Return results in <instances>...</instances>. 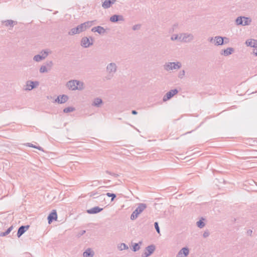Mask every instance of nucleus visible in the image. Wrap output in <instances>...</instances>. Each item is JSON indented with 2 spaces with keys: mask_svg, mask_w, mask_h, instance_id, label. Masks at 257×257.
<instances>
[{
  "mask_svg": "<svg viewBox=\"0 0 257 257\" xmlns=\"http://www.w3.org/2000/svg\"><path fill=\"white\" fill-rule=\"evenodd\" d=\"M92 23L93 21H88L81 24L77 26V27L71 29L69 32L68 34L69 35H74L85 31L87 29L89 28L92 25Z\"/></svg>",
  "mask_w": 257,
  "mask_h": 257,
  "instance_id": "1",
  "label": "nucleus"
},
{
  "mask_svg": "<svg viewBox=\"0 0 257 257\" xmlns=\"http://www.w3.org/2000/svg\"><path fill=\"white\" fill-rule=\"evenodd\" d=\"M117 69V66L115 63L111 62L108 64L106 67V70L108 74L105 76V79L106 80H110L116 72Z\"/></svg>",
  "mask_w": 257,
  "mask_h": 257,
  "instance_id": "2",
  "label": "nucleus"
},
{
  "mask_svg": "<svg viewBox=\"0 0 257 257\" xmlns=\"http://www.w3.org/2000/svg\"><path fill=\"white\" fill-rule=\"evenodd\" d=\"M235 22L237 26H245L250 25L252 22V20L249 17L239 16L236 19Z\"/></svg>",
  "mask_w": 257,
  "mask_h": 257,
  "instance_id": "3",
  "label": "nucleus"
},
{
  "mask_svg": "<svg viewBox=\"0 0 257 257\" xmlns=\"http://www.w3.org/2000/svg\"><path fill=\"white\" fill-rule=\"evenodd\" d=\"M147 207V205L145 203H140L137 208L133 211L131 215V219L134 220L136 219L138 215L141 213Z\"/></svg>",
  "mask_w": 257,
  "mask_h": 257,
  "instance_id": "4",
  "label": "nucleus"
},
{
  "mask_svg": "<svg viewBox=\"0 0 257 257\" xmlns=\"http://www.w3.org/2000/svg\"><path fill=\"white\" fill-rule=\"evenodd\" d=\"M182 66V64L180 62H167L164 66V69L167 71L173 70L174 69H179Z\"/></svg>",
  "mask_w": 257,
  "mask_h": 257,
  "instance_id": "5",
  "label": "nucleus"
},
{
  "mask_svg": "<svg viewBox=\"0 0 257 257\" xmlns=\"http://www.w3.org/2000/svg\"><path fill=\"white\" fill-rule=\"evenodd\" d=\"M194 39V35L191 33H182L180 34V42L190 43Z\"/></svg>",
  "mask_w": 257,
  "mask_h": 257,
  "instance_id": "6",
  "label": "nucleus"
},
{
  "mask_svg": "<svg viewBox=\"0 0 257 257\" xmlns=\"http://www.w3.org/2000/svg\"><path fill=\"white\" fill-rule=\"evenodd\" d=\"M93 38L92 37L88 38L84 37L81 40V46L85 48L89 47L93 45Z\"/></svg>",
  "mask_w": 257,
  "mask_h": 257,
  "instance_id": "7",
  "label": "nucleus"
},
{
  "mask_svg": "<svg viewBox=\"0 0 257 257\" xmlns=\"http://www.w3.org/2000/svg\"><path fill=\"white\" fill-rule=\"evenodd\" d=\"M155 246L154 244H151L145 248L144 252L142 254V257H148L151 255L155 250Z\"/></svg>",
  "mask_w": 257,
  "mask_h": 257,
  "instance_id": "8",
  "label": "nucleus"
},
{
  "mask_svg": "<svg viewBox=\"0 0 257 257\" xmlns=\"http://www.w3.org/2000/svg\"><path fill=\"white\" fill-rule=\"evenodd\" d=\"M178 90L177 89H172L170 90L164 96L163 98V101H166L169 100L175 94L178 93Z\"/></svg>",
  "mask_w": 257,
  "mask_h": 257,
  "instance_id": "9",
  "label": "nucleus"
},
{
  "mask_svg": "<svg viewBox=\"0 0 257 257\" xmlns=\"http://www.w3.org/2000/svg\"><path fill=\"white\" fill-rule=\"evenodd\" d=\"M38 81H33L31 80L27 81L26 82V87L25 88V90H31L34 88H36L37 86L39 85Z\"/></svg>",
  "mask_w": 257,
  "mask_h": 257,
  "instance_id": "10",
  "label": "nucleus"
},
{
  "mask_svg": "<svg viewBox=\"0 0 257 257\" xmlns=\"http://www.w3.org/2000/svg\"><path fill=\"white\" fill-rule=\"evenodd\" d=\"M78 83H79V80H70L67 83H66V86L68 88H69V89L70 90H77L78 89V87H76V84H78Z\"/></svg>",
  "mask_w": 257,
  "mask_h": 257,
  "instance_id": "11",
  "label": "nucleus"
},
{
  "mask_svg": "<svg viewBox=\"0 0 257 257\" xmlns=\"http://www.w3.org/2000/svg\"><path fill=\"white\" fill-rule=\"evenodd\" d=\"M189 253V249L188 247H184L178 252L176 257H186Z\"/></svg>",
  "mask_w": 257,
  "mask_h": 257,
  "instance_id": "12",
  "label": "nucleus"
},
{
  "mask_svg": "<svg viewBox=\"0 0 257 257\" xmlns=\"http://www.w3.org/2000/svg\"><path fill=\"white\" fill-rule=\"evenodd\" d=\"M109 20L110 22L113 23H117L119 21H124V19L122 15H114L110 17Z\"/></svg>",
  "mask_w": 257,
  "mask_h": 257,
  "instance_id": "13",
  "label": "nucleus"
},
{
  "mask_svg": "<svg viewBox=\"0 0 257 257\" xmlns=\"http://www.w3.org/2000/svg\"><path fill=\"white\" fill-rule=\"evenodd\" d=\"M68 96L66 95H60L58 96L57 98L55 100V102L60 104L64 103L68 100Z\"/></svg>",
  "mask_w": 257,
  "mask_h": 257,
  "instance_id": "14",
  "label": "nucleus"
},
{
  "mask_svg": "<svg viewBox=\"0 0 257 257\" xmlns=\"http://www.w3.org/2000/svg\"><path fill=\"white\" fill-rule=\"evenodd\" d=\"M48 223L50 224L54 220H56L57 219V214L55 210H53L48 216Z\"/></svg>",
  "mask_w": 257,
  "mask_h": 257,
  "instance_id": "15",
  "label": "nucleus"
},
{
  "mask_svg": "<svg viewBox=\"0 0 257 257\" xmlns=\"http://www.w3.org/2000/svg\"><path fill=\"white\" fill-rule=\"evenodd\" d=\"M30 227V226L27 225H22L21 226L17 232V236L20 237Z\"/></svg>",
  "mask_w": 257,
  "mask_h": 257,
  "instance_id": "16",
  "label": "nucleus"
},
{
  "mask_svg": "<svg viewBox=\"0 0 257 257\" xmlns=\"http://www.w3.org/2000/svg\"><path fill=\"white\" fill-rule=\"evenodd\" d=\"M234 51V49L231 47H228L226 49L221 50L220 54L224 56H228L232 54Z\"/></svg>",
  "mask_w": 257,
  "mask_h": 257,
  "instance_id": "17",
  "label": "nucleus"
},
{
  "mask_svg": "<svg viewBox=\"0 0 257 257\" xmlns=\"http://www.w3.org/2000/svg\"><path fill=\"white\" fill-rule=\"evenodd\" d=\"M214 45L215 46H221L224 44L223 37L221 36H215L214 37Z\"/></svg>",
  "mask_w": 257,
  "mask_h": 257,
  "instance_id": "18",
  "label": "nucleus"
},
{
  "mask_svg": "<svg viewBox=\"0 0 257 257\" xmlns=\"http://www.w3.org/2000/svg\"><path fill=\"white\" fill-rule=\"evenodd\" d=\"M245 44L247 46L257 48V40L254 39H247L245 42Z\"/></svg>",
  "mask_w": 257,
  "mask_h": 257,
  "instance_id": "19",
  "label": "nucleus"
},
{
  "mask_svg": "<svg viewBox=\"0 0 257 257\" xmlns=\"http://www.w3.org/2000/svg\"><path fill=\"white\" fill-rule=\"evenodd\" d=\"M102 210H103L102 208H100L98 206H95V207H94L90 209H88L87 210V212L88 214H96V213L100 212Z\"/></svg>",
  "mask_w": 257,
  "mask_h": 257,
  "instance_id": "20",
  "label": "nucleus"
},
{
  "mask_svg": "<svg viewBox=\"0 0 257 257\" xmlns=\"http://www.w3.org/2000/svg\"><path fill=\"white\" fill-rule=\"evenodd\" d=\"M91 31L93 32H97L99 34L102 35L105 33V30L101 26H97L93 27L91 29Z\"/></svg>",
  "mask_w": 257,
  "mask_h": 257,
  "instance_id": "21",
  "label": "nucleus"
},
{
  "mask_svg": "<svg viewBox=\"0 0 257 257\" xmlns=\"http://www.w3.org/2000/svg\"><path fill=\"white\" fill-rule=\"evenodd\" d=\"M2 23L5 24L6 27H11L13 28L15 25L17 24V21H14L11 20H8L2 21Z\"/></svg>",
  "mask_w": 257,
  "mask_h": 257,
  "instance_id": "22",
  "label": "nucleus"
},
{
  "mask_svg": "<svg viewBox=\"0 0 257 257\" xmlns=\"http://www.w3.org/2000/svg\"><path fill=\"white\" fill-rule=\"evenodd\" d=\"M103 103L102 100L100 98H96L94 99L92 105L97 107H99L100 105Z\"/></svg>",
  "mask_w": 257,
  "mask_h": 257,
  "instance_id": "23",
  "label": "nucleus"
},
{
  "mask_svg": "<svg viewBox=\"0 0 257 257\" xmlns=\"http://www.w3.org/2000/svg\"><path fill=\"white\" fill-rule=\"evenodd\" d=\"M83 257H93L94 252L90 248L87 249L83 253Z\"/></svg>",
  "mask_w": 257,
  "mask_h": 257,
  "instance_id": "24",
  "label": "nucleus"
},
{
  "mask_svg": "<svg viewBox=\"0 0 257 257\" xmlns=\"http://www.w3.org/2000/svg\"><path fill=\"white\" fill-rule=\"evenodd\" d=\"M204 218L202 217L201 219L198 221L196 223L197 226L200 228H202L205 226V223L204 222Z\"/></svg>",
  "mask_w": 257,
  "mask_h": 257,
  "instance_id": "25",
  "label": "nucleus"
},
{
  "mask_svg": "<svg viewBox=\"0 0 257 257\" xmlns=\"http://www.w3.org/2000/svg\"><path fill=\"white\" fill-rule=\"evenodd\" d=\"M117 248L119 250H123L128 249V247L126 244L124 243H121L117 245Z\"/></svg>",
  "mask_w": 257,
  "mask_h": 257,
  "instance_id": "26",
  "label": "nucleus"
},
{
  "mask_svg": "<svg viewBox=\"0 0 257 257\" xmlns=\"http://www.w3.org/2000/svg\"><path fill=\"white\" fill-rule=\"evenodd\" d=\"M49 51L48 50H43L40 52V55L43 59H45L49 55Z\"/></svg>",
  "mask_w": 257,
  "mask_h": 257,
  "instance_id": "27",
  "label": "nucleus"
},
{
  "mask_svg": "<svg viewBox=\"0 0 257 257\" xmlns=\"http://www.w3.org/2000/svg\"><path fill=\"white\" fill-rule=\"evenodd\" d=\"M13 228V226H10L9 228H8L7 229V230L6 231L1 232L0 233V236H5L7 235L12 230Z\"/></svg>",
  "mask_w": 257,
  "mask_h": 257,
  "instance_id": "28",
  "label": "nucleus"
},
{
  "mask_svg": "<svg viewBox=\"0 0 257 257\" xmlns=\"http://www.w3.org/2000/svg\"><path fill=\"white\" fill-rule=\"evenodd\" d=\"M142 244V242L141 241H140L139 243H135L133 245V248H132V250L136 252L138 250H139L140 248V245L139 244Z\"/></svg>",
  "mask_w": 257,
  "mask_h": 257,
  "instance_id": "29",
  "label": "nucleus"
},
{
  "mask_svg": "<svg viewBox=\"0 0 257 257\" xmlns=\"http://www.w3.org/2000/svg\"><path fill=\"white\" fill-rule=\"evenodd\" d=\"M75 110V108L73 107H66L63 109V112L64 113H69L70 112L74 111Z\"/></svg>",
  "mask_w": 257,
  "mask_h": 257,
  "instance_id": "30",
  "label": "nucleus"
},
{
  "mask_svg": "<svg viewBox=\"0 0 257 257\" xmlns=\"http://www.w3.org/2000/svg\"><path fill=\"white\" fill-rule=\"evenodd\" d=\"M33 60L36 62H40L41 60H43V59L42 58L40 54H38L34 57Z\"/></svg>",
  "mask_w": 257,
  "mask_h": 257,
  "instance_id": "31",
  "label": "nucleus"
},
{
  "mask_svg": "<svg viewBox=\"0 0 257 257\" xmlns=\"http://www.w3.org/2000/svg\"><path fill=\"white\" fill-rule=\"evenodd\" d=\"M76 85V87H78L77 90H81L84 89V83L81 81H79V83Z\"/></svg>",
  "mask_w": 257,
  "mask_h": 257,
  "instance_id": "32",
  "label": "nucleus"
},
{
  "mask_svg": "<svg viewBox=\"0 0 257 257\" xmlns=\"http://www.w3.org/2000/svg\"><path fill=\"white\" fill-rule=\"evenodd\" d=\"M171 40L172 41L178 40L180 41V34L179 35H173L171 37Z\"/></svg>",
  "mask_w": 257,
  "mask_h": 257,
  "instance_id": "33",
  "label": "nucleus"
},
{
  "mask_svg": "<svg viewBox=\"0 0 257 257\" xmlns=\"http://www.w3.org/2000/svg\"><path fill=\"white\" fill-rule=\"evenodd\" d=\"M105 195L109 197H111V201H113V200L116 197V195L114 193H107Z\"/></svg>",
  "mask_w": 257,
  "mask_h": 257,
  "instance_id": "34",
  "label": "nucleus"
},
{
  "mask_svg": "<svg viewBox=\"0 0 257 257\" xmlns=\"http://www.w3.org/2000/svg\"><path fill=\"white\" fill-rule=\"evenodd\" d=\"M48 71L47 67L46 66L43 65L41 67L40 69V72L41 73H46Z\"/></svg>",
  "mask_w": 257,
  "mask_h": 257,
  "instance_id": "35",
  "label": "nucleus"
},
{
  "mask_svg": "<svg viewBox=\"0 0 257 257\" xmlns=\"http://www.w3.org/2000/svg\"><path fill=\"white\" fill-rule=\"evenodd\" d=\"M154 226H155V229L156 230V231L158 233H160V227H159V226L158 222H155L154 223Z\"/></svg>",
  "mask_w": 257,
  "mask_h": 257,
  "instance_id": "36",
  "label": "nucleus"
},
{
  "mask_svg": "<svg viewBox=\"0 0 257 257\" xmlns=\"http://www.w3.org/2000/svg\"><path fill=\"white\" fill-rule=\"evenodd\" d=\"M185 71L184 70H183L181 71H180V72L179 73V74H178V77L182 79L184 77V76H185Z\"/></svg>",
  "mask_w": 257,
  "mask_h": 257,
  "instance_id": "37",
  "label": "nucleus"
},
{
  "mask_svg": "<svg viewBox=\"0 0 257 257\" xmlns=\"http://www.w3.org/2000/svg\"><path fill=\"white\" fill-rule=\"evenodd\" d=\"M106 173L108 174H109L114 177H117L118 176V175L117 174H115V173H111L108 171H105Z\"/></svg>",
  "mask_w": 257,
  "mask_h": 257,
  "instance_id": "38",
  "label": "nucleus"
},
{
  "mask_svg": "<svg viewBox=\"0 0 257 257\" xmlns=\"http://www.w3.org/2000/svg\"><path fill=\"white\" fill-rule=\"evenodd\" d=\"M209 234H210V233H209V231L207 230L204 232V233L203 234V236L204 238H206L208 236H209Z\"/></svg>",
  "mask_w": 257,
  "mask_h": 257,
  "instance_id": "39",
  "label": "nucleus"
},
{
  "mask_svg": "<svg viewBox=\"0 0 257 257\" xmlns=\"http://www.w3.org/2000/svg\"><path fill=\"white\" fill-rule=\"evenodd\" d=\"M141 28L140 25H135L133 27V30L135 31L140 29Z\"/></svg>",
  "mask_w": 257,
  "mask_h": 257,
  "instance_id": "40",
  "label": "nucleus"
},
{
  "mask_svg": "<svg viewBox=\"0 0 257 257\" xmlns=\"http://www.w3.org/2000/svg\"><path fill=\"white\" fill-rule=\"evenodd\" d=\"M46 65H47V66H48L50 68H51L53 66V62L52 61H50L47 62Z\"/></svg>",
  "mask_w": 257,
  "mask_h": 257,
  "instance_id": "41",
  "label": "nucleus"
},
{
  "mask_svg": "<svg viewBox=\"0 0 257 257\" xmlns=\"http://www.w3.org/2000/svg\"><path fill=\"white\" fill-rule=\"evenodd\" d=\"M223 39H224V44H227L229 42V38H228L223 37Z\"/></svg>",
  "mask_w": 257,
  "mask_h": 257,
  "instance_id": "42",
  "label": "nucleus"
},
{
  "mask_svg": "<svg viewBox=\"0 0 257 257\" xmlns=\"http://www.w3.org/2000/svg\"><path fill=\"white\" fill-rule=\"evenodd\" d=\"M208 41H209L210 43H214V37H210V38L208 39Z\"/></svg>",
  "mask_w": 257,
  "mask_h": 257,
  "instance_id": "43",
  "label": "nucleus"
},
{
  "mask_svg": "<svg viewBox=\"0 0 257 257\" xmlns=\"http://www.w3.org/2000/svg\"><path fill=\"white\" fill-rule=\"evenodd\" d=\"M27 146H29L30 147L34 148H36V146L34 145H33L32 144H31V143H28Z\"/></svg>",
  "mask_w": 257,
  "mask_h": 257,
  "instance_id": "44",
  "label": "nucleus"
},
{
  "mask_svg": "<svg viewBox=\"0 0 257 257\" xmlns=\"http://www.w3.org/2000/svg\"><path fill=\"white\" fill-rule=\"evenodd\" d=\"M253 53L257 56V47L253 50Z\"/></svg>",
  "mask_w": 257,
  "mask_h": 257,
  "instance_id": "45",
  "label": "nucleus"
},
{
  "mask_svg": "<svg viewBox=\"0 0 257 257\" xmlns=\"http://www.w3.org/2000/svg\"><path fill=\"white\" fill-rule=\"evenodd\" d=\"M26 256L25 257H31L32 255L30 253H28V252H26L25 253Z\"/></svg>",
  "mask_w": 257,
  "mask_h": 257,
  "instance_id": "46",
  "label": "nucleus"
},
{
  "mask_svg": "<svg viewBox=\"0 0 257 257\" xmlns=\"http://www.w3.org/2000/svg\"><path fill=\"white\" fill-rule=\"evenodd\" d=\"M85 232H86L85 230H81L80 231V232L79 233V235H83L85 233Z\"/></svg>",
  "mask_w": 257,
  "mask_h": 257,
  "instance_id": "47",
  "label": "nucleus"
},
{
  "mask_svg": "<svg viewBox=\"0 0 257 257\" xmlns=\"http://www.w3.org/2000/svg\"><path fill=\"white\" fill-rule=\"evenodd\" d=\"M132 113L133 114L136 115V114H137L138 113V112L136 110H133L132 111Z\"/></svg>",
  "mask_w": 257,
  "mask_h": 257,
  "instance_id": "48",
  "label": "nucleus"
},
{
  "mask_svg": "<svg viewBox=\"0 0 257 257\" xmlns=\"http://www.w3.org/2000/svg\"><path fill=\"white\" fill-rule=\"evenodd\" d=\"M36 149H37L39 150H42L43 151V149L40 147V146H36V148H35Z\"/></svg>",
  "mask_w": 257,
  "mask_h": 257,
  "instance_id": "49",
  "label": "nucleus"
},
{
  "mask_svg": "<svg viewBox=\"0 0 257 257\" xmlns=\"http://www.w3.org/2000/svg\"><path fill=\"white\" fill-rule=\"evenodd\" d=\"M247 233H248V234H249L250 235L251 233H252V230H248Z\"/></svg>",
  "mask_w": 257,
  "mask_h": 257,
  "instance_id": "50",
  "label": "nucleus"
},
{
  "mask_svg": "<svg viewBox=\"0 0 257 257\" xmlns=\"http://www.w3.org/2000/svg\"><path fill=\"white\" fill-rule=\"evenodd\" d=\"M104 195H101V196H99L98 197L100 198V199H102Z\"/></svg>",
  "mask_w": 257,
  "mask_h": 257,
  "instance_id": "51",
  "label": "nucleus"
},
{
  "mask_svg": "<svg viewBox=\"0 0 257 257\" xmlns=\"http://www.w3.org/2000/svg\"><path fill=\"white\" fill-rule=\"evenodd\" d=\"M94 183H99V181H93Z\"/></svg>",
  "mask_w": 257,
  "mask_h": 257,
  "instance_id": "52",
  "label": "nucleus"
},
{
  "mask_svg": "<svg viewBox=\"0 0 257 257\" xmlns=\"http://www.w3.org/2000/svg\"><path fill=\"white\" fill-rule=\"evenodd\" d=\"M104 186L100 187L98 188V189H101V188H104Z\"/></svg>",
  "mask_w": 257,
  "mask_h": 257,
  "instance_id": "53",
  "label": "nucleus"
},
{
  "mask_svg": "<svg viewBox=\"0 0 257 257\" xmlns=\"http://www.w3.org/2000/svg\"><path fill=\"white\" fill-rule=\"evenodd\" d=\"M97 194V193H94V194H93L92 195H91V196L95 195V194Z\"/></svg>",
  "mask_w": 257,
  "mask_h": 257,
  "instance_id": "54",
  "label": "nucleus"
}]
</instances>
